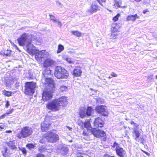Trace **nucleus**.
<instances>
[{
  "instance_id": "obj_1",
  "label": "nucleus",
  "mask_w": 157,
  "mask_h": 157,
  "mask_svg": "<svg viewBox=\"0 0 157 157\" xmlns=\"http://www.w3.org/2000/svg\"><path fill=\"white\" fill-rule=\"evenodd\" d=\"M67 98L65 96H62L48 103L47 107L52 111H57L59 109L60 106H65L67 104Z\"/></svg>"
},
{
  "instance_id": "obj_2",
  "label": "nucleus",
  "mask_w": 157,
  "mask_h": 157,
  "mask_svg": "<svg viewBox=\"0 0 157 157\" xmlns=\"http://www.w3.org/2000/svg\"><path fill=\"white\" fill-rule=\"evenodd\" d=\"M54 75L55 77L59 79H67L69 75L68 72L64 68L60 66L56 67Z\"/></svg>"
},
{
  "instance_id": "obj_3",
  "label": "nucleus",
  "mask_w": 157,
  "mask_h": 157,
  "mask_svg": "<svg viewBox=\"0 0 157 157\" xmlns=\"http://www.w3.org/2000/svg\"><path fill=\"white\" fill-rule=\"evenodd\" d=\"M32 40V35L24 33L17 39V40L19 45L23 46L25 45H26L28 43L29 44L31 42Z\"/></svg>"
},
{
  "instance_id": "obj_4",
  "label": "nucleus",
  "mask_w": 157,
  "mask_h": 157,
  "mask_svg": "<svg viewBox=\"0 0 157 157\" xmlns=\"http://www.w3.org/2000/svg\"><path fill=\"white\" fill-rule=\"evenodd\" d=\"M32 133V128L28 126H26L22 128L21 131L17 134V136L20 139L25 138L31 135Z\"/></svg>"
},
{
  "instance_id": "obj_5",
  "label": "nucleus",
  "mask_w": 157,
  "mask_h": 157,
  "mask_svg": "<svg viewBox=\"0 0 157 157\" xmlns=\"http://www.w3.org/2000/svg\"><path fill=\"white\" fill-rule=\"evenodd\" d=\"M48 142L52 143L56 142L59 139V135L55 132V131L52 130L47 133V136L45 137Z\"/></svg>"
},
{
  "instance_id": "obj_6",
  "label": "nucleus",
  "mask_w": 157,
  "mask_h": 157,
  "mask_svg": "<svg viewBox=\"0 0 157 157\" xmlns=\"http://www.w3.org/2000/svg\"><path fill=\"white\" fill-rule=\"evenodd\" d=\"M48 55V52L45 50L40 51L36 50L35 58L39 63H41L42 61L44 60L45 58H47Z\"/></svg>"
},
{
  "instance_id": "obj_7",
  "label": "nucleus",
  "mask_w": 157,
  "mask_h": 157,
  "mask_svg": "<svg viewBox=\"0 0 157 157\" xmlns=\"http://www.w3.org/2000/svg\"><path fill=\"white\" fill-rule=\"evenodd\" d=\"M36 84L34 82H28L26 83L24 93L26 95L33 94L34 92V89Z\"/></svg>"
},
{
  "instance_id": "obj_8",
  "label": "nucleus",
  "mask_w": 157,
  "mask_h": 157,
  "mask_svg": "<svg viewBox=\"0 0 157 157\" xmlns=\"http://www.w3.org/2000/svg\"><path fill=\"white\" fill-rule=\"evenodd\" d=\"M113 147H116L117 154L120 157H124L126 154V152L123 148L120 147L119 144L115 142L113 145Z\"/></svg>"
},
{
  "instance_id": "obj_9",
  "label": "nucleus",
  "mask_w": 157,
  "mask_h": 157,
  "mask_svg": "<svg viewBox=\"0 0 157 157\" xmlns=\"http://www.w3.org/2000/svg\"><path fill=\"white\" fill-rule=\"evenodd\" d=\"M95 110L99 114L106 116L108 114L107 109L106 106L101 105H98L95 108Z\"/></svg>"
},
{
  "instance_id": "obj_10",
  "label": "nucleus",
  "mask_w": 157,
  "mask_h": 157,
  "mask_svg": "<svg viewBox=\"0 0 157 157\" xmlns=\"http://www.w3.org/2000/svg\"><path fill=\"white\" fill-rule=\"evenodd\" d=\"M52 90H45L42 94V98L44 101H46L51 99L52 97Z\"/></svg>"
},
{
  "instance_id": "obj_11",
  "label": "nucleus",
  "mask_w": 157,
  "mask_h": 157,
  "mask_svg": "<svg viewBox=\"0 0 157 157\" xmlns=\"http://www.w3.org/2000/svg\"><path fill=\"white\" fill-rule=\"evenodd\" d=\"M31 42L28 44L26 45V49L27 52L30 55H33L35 53L36 54V50H35V47L32 44H31Z\"/></svg>"
},
{
  "instance_id": "obj_12",
  "label": "nucleus",
  "mask_w": 157,
  "mask_h": 157,
  "mask_svg": "<svg viewBox=\"0 0 157 157\" xmlns=\"http://www.w3.org/2000/svg\"><path fill=\"white\" fill-rule=\"evenodd\" d=\"M91 132L95 136L98 138L104 136L105 135V132L103 131L95 128L92 129Z\"/></svg>"
},
{
  "instance_id": "obj_13",
  "label": "nucleus",
  "mask_w": 157,
  "mask_h": 157,
  "mask_svg": "<svg viewBox=\"0 0 157 157\" xmlns=\"http://www.w3.org/2000/svg\"><path fill=\"white\" fill-rule=\"evenodd\" d=\"M2 153L4 157H9L11 153L10 150L7 147L2 146L1 148Z\"/></svg>"
},
{
  "instance_id": "obj_14",
  "label": "nucleus",
  "mask_w": 157,
  "mask_h": 157,
  "mask_svg": "<svg viewBox=\"0 0 157 157\" xmlns=\"http://www.w3.org/2000/svg\"><path fill=\"white\" fill-rule=\"evenodd\" d=\"M98 6L96 5L92 4L89 8L86 10V12L90 14L95 12L97 10H99L98 8Z\"/></svg>"
},
{
  "instance_id": "obj_15",
  "label": "nucleus",
  "mask_w": 157,
  "mask_h": 157,
  "mask_svg": "<svg viewBox=\"0 0 157 157\" xmlns=\"http://www.w3.org/2000/svg\"><path fill=\"white\" fill-rule=\"evenodd\" d=\"M44 84L46 87H50V88H52L54 87L53 81L49 78H45Z\"/></svg>"
},
{
  "instance_id": "obj_16",
  "label": "nucleus",
  "mask_w": 157,
  "mask_h": 157,
  "mask_svg": "<svg viewBox=\"0 0 157 157\" xmlns=\"http://www.w3.org/2000/svg\"><path fill=\"white\" fill-rule=\"evenodd\" d=\"M94 124L96 127H101L103 125V122L101 119L99 117H98L95 119Z\"/></svg>"
},
{
  "instance_id": "obj_17",
  "label": "nucleus",
  "mask_w": 157,
  "mask_h": 157,
  "mask_svg": "<svg viewBox=\"0 0 157 157\" xmlns=\"http://www.w3.org/2000/svg\"><path fill=\"white\" fill-rule=\"evenodd\" d=\"M54 63V61L52 59H48L45 60L43 65L45 67H48L53 65Z\"/></svg>"
},
{
  "instance_id": "obj_18",
  "label": "nucleus",
  "mask_w": 157,
  "mask_h": 157,
  "mask_svg": "<svg viewBox=\"0 0 157 157\" xmlns=\"http://www.w3.org/2000/svg\"><path fill=\"white\" fill-rule=\"evenodd\" d=\"M86 108L85 107H81L79 108L78 113L81 117L83 118L86 116Z\"/></svg>"
},
{
  "instance_id": "obj_19",
  "label": "nucleus",
  "mask_w": 157,
  "mask_h": 157,
  "mask_svg": "<svg viewBox=\"0 0 157 157\" xmlns=\"http://www.w3.org/2000/svg\"><path fill=\"white\" fill-rule=\"evenodd\" d=\"M140 17L136 14L134 15H129L126 18V20L127 21H134L136 19L139 18Z\"/></svg>"
},
{
  "instance_id": "obj_20",
  "label": "nucleus",
  "mask_w": 157,
  "mask_h": 157,
  "mask_svg": "<svg viewBox=\"0 0 157 157\" xmlns=\"http://www.w3.org/2000/svg\"><path fill=\"white\" fill-rule=\"evenodd\" d=\"M114 5L115 7L122 8H126L127 7L126 6H121L122 1L121 0L118 1V0H114Z\"/></svg>"
},
{
  "instance_id": "obj_21",
  "label": "nucleus",
  "mask_w": 157,
  "mask_h": 157,
  "mask_svg": "<svg viewBox=\"0 0 157 157\" xmlns=\"http://www.w3.org/2000/svg\"><path fill=\"white\" fill-rule=\"evenodd\" d=\"M134 132H133V136L136 141H139V138L140 135V132L136 128H133Z\"/></svg>"
},
{
  "instance_id": "obj_22",
  "label": "nucleus",
  "mask_w": 157,
  "mask_h": 157,
  "mask_svg": "<svg viewBox=\"0 0 157 157\" xmlns=\"http://www.w3.org/2000/svg\"><path fill=\"white\" fill-rule=\"evenodd\" d=\"M73 72V74L76 76H80L82 73L81 67H76L74 69Z\"/></svg>"
},
{
  "instance_id": "obj_23",
  "label": "nucleus",
  "mask_w": 157,
  "mask_h": 157,
  "mask_svg": "<svg viewBox=\"0 0 157 157\" xmlns=\"http://www.w3.org/2000/svg\"><path fill=\"white\" fill-rule=\"evenodd\" d=\"M49 124L46 122H44L41 124V129L42 131L45 132L49 129Z\"/></svg>"
},
{
  "instance_id": "obj_24",
  "label": "nucleus",
  "mask_w": 157,
  "mask_h": 157,
  "mask_svg": "<svg viewBox=\"0 0 157 157\" xmlns=\"http://www.w3.org/2000/svg\"><path fill=\"white\" fill-rule=\"evenodd\" d=\"M5 80L6 81V85L7 86H10L13 83V78L11 77L9 78H6Z\"/></svg>"
},
{
  "instance_id": "obj_25",
  "label": "nucleus",
  "mask_w": 157,
  "mask_h": 157,
  "mask_svg": "<svg viewBox=\"0 0 157 157\" xmlns=\"http://www.w3.org/2000/svg\"><path fill=\"white\" fill-rule=\"evenodd\" d=\"M119 28V26L117 24H113L111 28V33L118 32Z\"/></svg>"
},
{
  "instance_id": "obj_26",
  "label": "nucleus",
  "mask_w": 157,
  "mask_h": 157,
  "mask_svg": "<svg viewBox=\"0 0 157 157\" xmlns=\"http://www.w3.org/2000/svg\"><path fill=\"white\" fill-rule=\"evenodd\" d=\"M63 60L66 61L70 64H72L74 63L73 61L69 57L67 56H64L63 57Z\"/></svg>"
},
{
  "instance_id": "obj_27",
  "label": "nucleus",
  "mask_w": 157,
  "mask_h": 157,
  "mask_svg": "<svg viewBox=\"0 0 157 157\" xmlns=\"http://www.w3.org/2000/svg\"><path fill=\"white\" fill-rule=\"evenodd\" d=\"M84 127L87 129H90L91 128L90 121L88 120H86L84 123Z\"/></svg>"
},
{
  "instance_id": "obj_28",
  "label": "nucleus",
  "mask_w": 157,
  "mask_h": 157,
  "mask_svg": "<svg viewBox=\"0 0 157 157\" xmlns=\"http://www.w3.org/2000/svg\"><path fill=\"white\" fill-rule=\"evenodd\" d=\"M7 145L11 149H14L17 148L16 147L14 143L12 141H10L9 143H7Z\"/></svg>"
},
{
  "instance_id": "obj_29",
  "label": "nucleus",
  "mask_w": 157,
  "mask_h": 157,
  "mask_svg": "<svg viewBox=\"0 0 157 157\" xmlns=\"http://www.w3.org/2000/svg\"><path fill=\"white\" fill-rule=\"evenodd\" d=\"M64 49L63 46L61 44H59L58 45V50L57 51V53H59L63 51Z\"/></svg>"
},
{
  "instance_id": "obj_30",
  "label": "nucleus",
  "mask_w": 157,
  "mask_h": 157,
  "mask_svg": "<svg viewBox=\"0 0 157 157\" xmlns=\"http://www.w3.org/2000/svg\"><path fill=\"white\" fill-rule=\"evenodd\" d=\"M93 109L90 107H88L87 109H86V114L87 116H90L91 115V113L92 112Z\"/></svg>"
},
{
  "instance_id": "obj_31",
  "label": "nucleus",
  "mask_w": 157,
  "mask_h": 157,
  "mask_svg": "<svg viewBox=\"0 0 157 157\" xmlns=\"http://www.w3.org/2000/svg\"><path fill=\"white\" fill-rule=\"evenodd\" d=\"M13 109L10 110L9 112L3 114L2 116L0 117V119H2L4 118L5 117L7 116L8 115L10 114L11 113L13 112Z\"/></svg>"
},
{
  "instance_id": "obj_32",
  "label": "nucleus",
  "mask_w": 157,
  "mask_h": 157,
  "mask_svg": "<svg viewBox=\"0 0 157 157\" xmlns=\"http://www.w3.org/2000/svg\"><path fill=\"white\" fill-rule=\"evenodd\" d=\"M3 93L5 95L8 97L11 96L12 94L11 92L7 91L6 90L3 91Z\"/></svg>"
},
{
  "instance_id": "obj_33",
  "label": "nucleus",
  "mask_w": 157,
  "mask_h": 157,
  "mask_svg": "<svg viewBox=\"0 0 157 157\" xmlns=\"http://www.w3.org/2000/svg\"><path fill=\"white\" fill-rule=\"evenodd\" d=\"M71 33L74 35L77 36H80L81 35V33L78 31H72Z\"/></svg>"
},
{
  "instance_id": "obj_34",
  "label": "nucleus",
  "mask_w": 157,
  "mask_h": 157,
  "mask_svg": "<svg viewBox=\"0 0 157 157\" xmlns=\"http://www.w3.org/2000/svg\"><path fill=\"white\" fill-rule=\"evenodd\" d=\"M118 34L115 33H111L110 36V38L111 39H115L117 38Z\"/></svg>"
},
{
  "instance_id": "obj_35",
  "label": "nucleus",
  "mask_w": 157,
  "mask_h": 157,
  "mask_svg": "<svg viewBox=\"0 0 157 157\" xmlns=\"http://www.w3.org/2000/svg\"><path fill=\"white\" fill-rule=\"evenodd\" d=\"M130 124L131 125H133L134 128H136V129H138L139 125L137 124L134 123L133 121H131L130 122Z\"/></svg>"
},
{
  "instance_id": "obj_36",
  "label": "nucleus",
  "mask_w": 157,
  "mask_h": 157,
  "mask_svg": "<svg viewBox=\"0 0 157 157\" xmlns=\"http://www.w3.org/2000/svg\"><path fill=\"white\" fill-rule=\"evenodd\" d=\"M54 23L57 24V26L59 27H61L62 25L61 22L58 19H56Z\"/></svg>"
},
{
  "instance_id": "obj_37",
  "label": "nucleus",
  "mask_w": 157,
  "mask_h": 157,
  "mask_svg": "<svg viewBox=\"0 0 157 157\" xmlns=\"http://www.w3.org/2000/svg\"><path fill=\"white\" fill-rule=\"evenodd\" d=\"M50 19L51 21H52L53 22L55 21V20L56 19V17L53 15L49 14Z\"/></svg>"
},
{
  "instance_id": "obj_38",
  "label": "nucleus",
  "mask_w": 157,
  "mask_h": 157,
  "mask_svg": "<svg viewBox=\"0 0 157 157\" xmlns=\"http://www.w3.org/2000/svg\"><path fill=\"white\" fill-rule=\"evenodd\" d=\"M62 150L64 151L63 154H66L68 152V149L66 147H63L62 148Z\"/></svg>"
},
{
  "instance_id": "obj_39",
  "label": "nucleus",
  "mask_w": 157,
  "mask_h": 157,
  "mask_svg": "<svg viewBox=\"0 0 157 157\" xmlns=\"http://www.w3.org/2000/svg\"><path fill=\"white\" fill-rule=\"evenodd\" d=\"M120 16V13H118L116 16H115L113 19V20L114 21H117L119 17Z\"/></svg>"
},
{
  "instance_id": "obj_40",
  "label": "nucleus",
  "mask_w": 157,
  "mask_h": 157,
  "mask_svg": "<svg viewBox=\"0 0 157 157\" xmlns=\"http://www.w3.org/2000/svg\"><path fill=\"white\" fill-rule=\"evenodd\" d=\"M60 90L62 92H63L64 91H65L67 90V87H66V86H62L60 88Z\"/></svg>"
},
{
  "instance_id": "obj_41",
  "label": "nucleus",
  "mask_w": 157,
  "mask_h": 157,
  "mask_svg": "<svg viewBox=\"0 0 157 157\" xmlns=\"http://www.w3.org/2000/svg\"><path fill=\"white\" fill-rule=\"evenodd\" d=\"M19 150H20L24 154L26 155V150L25 148L24 147H19Z\"/></svg>"
},
{
  "instance_id": "obj_42",
  "label": "nucleus",
  "mask_w": 157,
  "mask_h": 157,
  "mask_svg": "<svg viewBox=\"0 0 157 157\" xmlns=\"http://www.w3.org/2000/svg\"><path fill=\"white\" fill-rule=\"evenodd\" d=\"M78 125L81 126V129H83L84 128V123L81 121H79L78 123Z\"/></svg>"
},
{
  "instance_id": "obj_43",
  "label": "nucleus",
  "mask_w": 157,
  "mask_h": 157,
  "mask_svg": "<svg viewBox=\"0 0 157 157\" xmlns=\"http://www.w3.org/2000/svg\"><path fill=\"white\" fill-rule=\"evenodd\" d=\"M26 147H27L29 149H31L33 148L34 147V145L32 144H28L26 145Z\"/></svg>"
},
{
  "instance_id": "obj_44",
  "label": "nucleus",
  "mask_w": 157,
  "mask_h": 157,
  "mask_svg": "<svg viewBox=\"0 0 157 157\" xmlns=\"http://www.w3.org/2000/svg\"><path fill=\"white\" fill-rule=\"evenodd\" d=\"M11 52V51L10 50H7L6 52L4 53V54L6 55L7 56H9Z\"/></svg>"
},
{
  "instance_id": "obj_45",
  "label": "nucleus",
  "mask_w": 157,
  "mask_h": 157,
  "mask_svg": "<svg viewBox=\"0 0 157 157\" xmlns=\"http://www.w3.org/2000/svg\"><path fill=\"white\" fill-rule=\"evenodd\" d=\"M111 75L112 77H116L117 76V75L114 72L112 73L111 74Z\"/></svg>"
},
{
  "instance_id": "obj_46",
  "label": "nucleus",
  "mask_w": 157,
  "mask_h": 157,
  "mask_svg": "<svg viewBox=\"0 0 157 157\" xmlns=\"http://www.w3.org/2000/svg\"><path fill=\"white\" fill-rule=\"evenodd\" d=\"M5 127V125L4 124H2L0 125V130H1L2 129H4Z\"/></svg>"
},
{
  "instance_id": "obj_47",
  "label": "nucleus",
  "mask_w": 157,
  "mask_h": 157,
  "mask_svg": "<svg viewBox=\"0 0 157 157\" xmlns=\"http://www.w3.org/2000/svg\"><path fill=\"white\" fill-rule=\"evenodd\" d=\"M10 103L9 101H7L6 102V105L5 106L6 108H8V106L10 105Z\"/></svg>"
},
{
  "instance_id": "obj_48",
  "label": "nucleus",
  "mask_w": 157,
  "mask_h": 157,
  "mask_svg": "<svg viewBox=\"0 0 157 157\" xmlns=\"http://www.w3.org/2000/svg\"><path fill=\"white\" fill-rule=\"evenodd\" d=\"M36 157H45L43 154H38L37 155Z\"/></svg>"
},
{
  "instance_id": "obj_49",
  "label": "nucleus",
  "mask_w": 157,
  "mask_h": 157,
  "mask_svg": "<svg viewBox=\"0 0 157 157\" xmlns=\"http://www.w3.org/2000/svg\"><path fill=\"white\" fill-rule=\"evenodd\" d=\"M99 3L100 5H101V6H103V5L102 4L101 2L100 1V0H96Z\"/></svg>"
},
{
  "instance_id": "obj_50",
  "label": "nucleus",
  "mask_w": 157,
  "mask_h": 157,
  "mask_svg": "<svg viewBox=\"0 0 157 157\" xmlns=\"http://www.w3.org/2000/svg\"><path fill=\"white\" fill-rule=\"evenodd\" d=\"M13 46L14 47H15L18 50H19V51L20 52H21V51L17 47L16 45H15V44H13Z\"/></svg>"
},
{
  "instance_id": "obj_51",
  "label": "nucleus",
  "mask_w": 157,
  "mask_h": 157,
  "mask_svg": "<svg viewBox=\"0 0 157 157\" xmlns=\"http://www.w3.org/2000/svg\"><path fill=\"white\" fill-rule=\"evenodd\" d=\"M44 139H45V138H43V139H42L40 141V143H44Z\"/></svg>"
},
{
  "instance_id": "obj_52",
  "label": "nucleus",
  "mask_w": 157,
  "mask_h": 157,
  "mask_svg": "<svg viewBox=\"0 0 157 157\" xmlns=\"http://www.w3.org/2000/svg\"><path fill=\"white\" fill-rule=\"evenodd\" d=\"M67 128L69 130H71L72 129V128H71L69 126H67Z\"/></svg>"
},
{
  "instance_id": "obj_53",
  "label": "nucleus",
  "mask_w": 157,
  "mask_h": 157,
  "mask_svg": "<svg viewBox=\"0 0 157 157\" xmlns=\"http://www.w3.org/2000/svg\"><path fill=\"white\" fill-rule=\"evenodd\" d=\"M6 133H11L12 132V131L11 130H7L6 131Z\"/></svg>"
},
{
  "instance_id": "obj_54",
  "label": "nucleus",
  "mask_w": 157,
  "mask_h": 157,
  "mask_svg": "<svg viewBox=\"0 0 157 157\" xmlns=\"http://www.w3.org/2000/svg\"><path fill=\"white\" fill-rule=\"evenodd\" d=\"M147 11H148L147 10H144L143 11V13H144L145 14V13Z\"/></svg>"
},
{
  "instance_id": "obj_55",
  "label": "nucleus",
  "mask_w": 157,
  "mask_h": 157,
  "mask_svg": "<svg viewBox=\"0 0 157 157\" xmlns=\"http://www.w3.org/2000/svg\"><path fill=\"white\" fill-rule=\"evenodd\" d=\"M56 2L57 3H58L60 5H61V3H60V2L59 1H57Z\"/></svg>"
},
{
  "instance_id": "obj_56",
  "label": "nucleus",
  "mask_w": 157,
  "mask_h": 157,
  "mask_svg": "<svg viewBox=\"0 0 157 157\" xmlns=\"http://www.w3.org/2000/svg\"><path fill=\"white\" fill-rule=\"evenodd\" d=\"M106 1V0H101L100 2H105Z\"/></svg>"
},
{
  "instance_id": "obj_57",
  "label": "nucleus",
  "mask_w": 157,
  "mask_h": 157,
  "mask_svg": "<svg viewBox=\"0 0 157 157\" xmlns=\"http://www.w3.org/2000/svg\"><path fill=\"white\" fill-rule=\"evenodd\" d=\"M145 154L148 156H149L150 153L147 152H145Z\"/></svg>"
},
{
  "instance_id": "obj_58",
  "label": "nucleus",
  "mask_w": 157,
  "mask_h": 157,
  "mask_svg": "<svg viewBox=\"0 0 157 157\" xmlns=\"http://www.w3.org/2000/svg\"><path fill=\"white\" fill-rule=\"evenodd\" d=\"M39 151H43V150H42V149L41 148V147H40L39 148Z\"/></svg>"
},
{
  "instance_id": "obj_59",
  "label": "nucleus",
  "mask_w": 157,
  "mask_h": 157,
  "mask_svg": "<svg viewBox=\"0 0 157 157\" xmlns=\"http://www.w3.org/2000/svg\"><path fill=\"white\" fill-rule=\"evenodd\" d=\"M83 134L85 136L86 135V133L84 131L83 132Z\"/></svg>"
},
{
  "instance_id": "obj_60",
  "label": "nucleus",
  "mask_w": 157,
  "mask_h": 157,
  "mask_svg": "<svg viewBox=\"0 0 157 157\" xmlns=\"http://www.w3.org/2000/svg\"><path fill=\"white\" fill-rule=\"evenodd\" d=\"M112 77H111V76H109L108 78H109V79H110L111 78H112Z\"/></svg>"
},
{
  "instance_id": "obj_61",
  "label": "nucleus",
  "mask_w": 157,
  "mask_h": 157,
  "mask_svg": "<svg viewBox=\"0 0 157 157\" xmlns=\"http://www.w3.org/2000/svg\"><path fill=\"white\" fill-rule=\"evenodd\" d=\"M77 157H83L82 156H77Z\"/></svg>"
},
{
  "instance_id": "obj_62",
  "label": "nucleus",
  "mask_w": 157,
  "mask_h": 157,
  "mask_svg": "<svg viewBox=\"0 0 157 157\" xmlns=\"http://www.w3.org/2000/svg\"><path fill=\"white\" fill-rule=\"evenodd\" d=\"M155 78L157 79V75L155 76Z\"/></svg>"
},
{
  "instance_id": "obj_63",
  "label": "nucleus",
  "mask_w": 157,
  "mask_h": 157,
  "mask_svg": "<svg viewBox=\"0 0 157 157\" xmlns=\"http://www.w3.org/2000/svg\"><path fill=\"white\" fill-rule=\"evenodd\" d=\"M143 152L145 153V152H146V151H143Z\"/></svg>"
},
{
  "instance_id": "obj_64",
  "label": "nucleus",
  "mask_w": 157,
  "mask_h": 157,
  "mask_svg": "<svg viewBox=\"0 0 157 157\" xmlns=\"http://www.w3.org/2000/svg\"><path fill=\"white\" fill-rule=\"evenodd\" d=\"M143 152L145 153V152H146V151H143Z\"/></svg>"
}]
</instances>
